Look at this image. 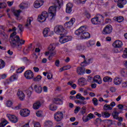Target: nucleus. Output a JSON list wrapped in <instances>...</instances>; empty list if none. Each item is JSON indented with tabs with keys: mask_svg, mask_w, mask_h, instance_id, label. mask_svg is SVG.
Listing matches in <instances>:
<instances>
[{
	"mask_svg": "<svg viewBox=\"0 0 127 127\" xmlns=\"http://www.w3.org/2000/svg\"><path fill=\"white\" fill-rule=\"evenodd\" d=\"M12 31H14L10 35L9 42L11 46L12 47H16L17 48L21 49L22 45L25 43V41L20 39L19 36L16 35V27H14L12 29Z\"/></svg>",
	"mask_w": 127,
	"mask_h": 127,
	"instance_id": "obj_1",
	"label": "nucleus"
},
{
	"mask_svg": "<svg viewBox=\"0 0 127 127\" xmlns=\"http://www.w3.org/2000/svg\"><path fill=\"white\" fill-rule=\"evenodd\" d=\"M87 31V26H82L78 29L75 31L76 35H81V39H86V38H90L91 35L88 32H84Z\"/></svg>",
	"mask_w": 127,
	"mask_h": 127,
	"instance_id": "obj_2",
	"label": "nucleus"
},
{
	"mask_svg": "<svg viewBox=\"0 0 127 127\" xmlns=\"http://www.w3.org/2000/svg\"><path fill=\"white\" fill-rule=\"evenodd\" d=\"M58 7H56L55 5L54 6H51L49 8V18L48 19L50 21H52L54 20L55 18V15H56V8Z\"/></svg>",
	"mask_w": 127,
	"mask_h": 127,
	"instance_id": "obj_3",
	"label": "nucleus"
},
{
	"mask_svg": "<svg viewBox=\"0 0 127 127\" xmlns=\"http://www.w3.org/2000/svg\"><path fill=\"white\" fill-rule=\"evenodd\" d=\"M66 30L64 27L61 25H58L56 26L54 28V32L58 34V35H64V34H66L65 32Z\"/></svg>",
	"mask_w": 127,
	"mask_h": 127,
	"instance_id": "obj_4",
	"label": "nucleus"
},
{
	"mask_svg": "<svg viewBox=\"0 0 127 127\" xmlns=\"http://www.w3.org/2000/svg\"><path fill=\"white\" fill-rule=\"evenodd\" d=\"M55 50V44H51L48 48V50L50 53V55L49 56V60H51L52 59V57L56 55V51H54Z\"/></svg>",
	"mask_w": 127,
	"mask_h": 127,
	"instance_id": "obj_5",
	"label": "nucleus"
},
{
	"mask_svg": "<svg viewBox=\"0 0 127 127\" xmlns=\"http://www.w3.org/2000/svg\"><path fill=\"white\" fill-rule=\"evenodd\" d=\"M49 17L48 13L45 11H43L41 15L38 17V21L40 22H44L46 20V18Z\"/></svg>",
	"mask_w": 127,
	"mask_h": 127,
	"instance_id": "obj_6",
	"label": "nucleus"
},
{
	"mask_svg": "<svg viewBox=\"0 0 127 127\" xmlns=\"http://www.w3.org/2000/svg\"><path fill=\"white\" fill-rule=\"evenodd\" d=\"M63 117V112L61 111L56 112L54 115V119L56 122H60L61 121H62Z\"/></svg>",
	"mask_w": 127,
	"mask_h": 127,
	"instance_id": "obj_7",
	"label": "nucleus"
},
{
	"mask_svg": "<svg viewBox=\"0 0 127 127\" xmlns=\"http://www.w3.org/2000/svg\"><path fill=\"white\" fill-rule=\"evenodd\" d=\"M72 40V37L70 36H65V34L63 35L60 38V42L62 44L66 43L68 41H70Z\"/></svg>",
	"mask_w": 127,
	"mask_h": 127,
	"instance_id": "obj_8",
	"label": "nucleus"
},
{
	"mask_svg": "<svg viewBox=\"0 0 127 127\" xmlns=\"http://www.w3.org/2000/svg\"><path fill=\"white\" fill-rule=\"evenodd\" d=\"M24 76L25 78H26V79H27L28 80H30L31 79H32V78H33L34 75L33 74V72H32V71L29 70L25 72Z\"/></svg>",
	"mask_w": 127,
	"mask_h": 127,
	"instance_id": "obj_9",
	"label": "nucleus"
},
{
	"mask_svg": "<svg viewBox=\"0 0 127 127\" xmlns=\"http://www.w3.org/2000/svg\"><path fill=\"white\" fill-rule=\"evenodd\" d=\"M114 1L117 3V5L120 8H123L125 4H127V0H114Z\"/></svg>",
	"mask_w": 127,
	"mask_h": 127,
	"instance_id": "obj_10",
	"label": "nucleus"
},
{
	"mask_svg": "<svg viewBox=\"0 0 127 127\" xmlns=\"http://www.w3.org/2000/svg\"><path fill=\"white\" fill-rule=\"evenodd\" d=\"M7 118L9 120L11 123H13L14 124H16L17 122H18V119L17 117L14 115H11L10 114H7L6 115Z\"/></svg>",
	"mask_w": 127,
	"mask_h": 127,
	"instance_id": "obj_11",
	"label": "nucleus"
},
{
	"mask_svg": "<svg viewBox=\"0 0 127 127\" xmlns=\"http://www.w3.org/2000/svg\"><path fill=\"white\" fill-rule=\"evenodd\" d=\"M75 19L74 18H72L69 21L66 22L64 24V27L65 28H70L71 26H73L74 23H75Z\"/></svg>",
	"mask_w": 127,
	"mask_h": 127,
	"instance_id": "obj_12",
	"label": "nucleus"
},
{
	"mask_svg": "<svg viewBox=\"0 0 127 127\" xmlns=\"http://www.w3.org/2000/svg\"><path fill=\"white\" fill-rule=\"evenodd\" d=\"M112 46L114 48H122L123 42L120 40H116L113 43Z\"/></svg>",
	"mask_w": 127,
	"mask_h": 127,
	"instance_id": "obj_13",
	"label": "nucleus"
},
{
	"mask_svg": "<svg viewBox=\"0 0 127 127\" xmlns=\"http://www.w3.org/2000/svg\"><path fill=\"white\" fill-rule=\"evenodd\" d=\"M43 3H44L43 0H36L34 3V7H35V8H39L40 6L43 5Z\"/></svg>",
	"mask_w": 127,
	"mask_h": 127,
	"instance_id": "obj_14",
	"label": "nucleus"
},
{
	"mask_svg": "<svg viewBox=\"0 0 127 127\" xmlns=\"http://www.w3.org/2000/svg\"><path fill=\"white\" fill-rule=\"evenodd\" d=\"M30 111L27 109H22L20 111V115L22 117H28L29 116Z\"/></svg>",
	"mask_w": 127,
	"mask_h": 127,
	"instance_id": "obj_15",
	"label": "nucleus"
},
{
	"mask_svg": "<svg viewBox=\"0 0 127 127\" xmlns=\"http://www.w3.org/2000/svg\"><path fill=\"white\" fill-rule=\"evenodd\" d=\"M76 99H78L79 100H82L81 101H80V105H86L87 104V102L85 101H84L86 99L85 97L82 96V95L81 94L78 93L76 96Z\"/></svg>",
	"mask_w": 127,
	"mask_h": 127,
	"instance_id": "obj_16",
	"label": "nucleus"
},
{
	"mask_svg": "<svg viewBox=\"0 0 127 127\" xmlns=\"http://www.w3.org/2000/svg\"><path fill=\"white\" fill-rule=\"evenodd\" d=\"M112 32V27L108 25L103 29V34H110Z\"/></svg>",
	"mask_w": 127,
	"mask_h": 127,
	"instance_id": "obj_17",
	"label": "nucleus"
},
{
	"mask_svg": "<svg viewBox=\"0 0 127 127\" xmlns=\"http://www.w3.org/2000/svg\"><path fill=\"white\" fill-rule=\"evenodd\" d=\"M78 85H79L80 87H83V86H85V85L87 84L86 79L83 77H81L79 78L78 80Z\"/></svg>",
	"mask_w": 127,
	"mask_h": 127,
	"instance_id": "obj_18",
	"label": "nucleus"
},
{
	"mask_svg": "<svg viewBox=\"0 0 127 127\" xmlns=\"http://www.w3.org/2000/svg\"><path fill=\"white\" fill-rule=\"evenodd\" d=\"M72 7H73V4L71 3H68L66 4V7L65 11L66 13H71L72 12Z\"/></svg>",
	"mask_w": 127,
	"mask_h": 127,
	"instance_id": "obj_19",
	"label": "nucleus"
},
{
	"mask_svg": "<svg viewBox=\"0 0 127 127\" xmlns=\"http://www.w3.org/2000/svg\"><path fill=\"white\" fill-rule=\"evenodd\" d=\"M94 82L97 83V84H102V78H101V76L100 75H96L93 78Z\"/></svg>",
	"mask_w": 127,
	"mask_h": 127,
	"instance_id": "obj_20",
	"label": "nucleus"
},
{
	"mask_svg": "<svg viewBox=\"0 0 127 127\" xmlns=\"http://www.w3.org/2000/svg\"><path fill=\"white\" fill-rule=\"evenodd\" d=\"M17 95L20 101H23V100H24L25 96L24 95V93H23L22 91H18L17 93Z\"/></svg>",
	"mask_w": 127,
	"mask_h": 127,
	"instance_id": "obj_21",
	"label": "nucleus"
},
{
	"mask_svg": "<svg viewBox=\"0 0 127 127\" xmlns=\"http://www.w3.org/2000/svg\"><path fill=\"white\" fill-rule=\"evenodd\" d=\"M76 72L78 75H84L85 74V69L82 67H78L76 69Z\"/></svg>",
	"mask_w": 127,
	"mask_h": 127,
	"instance_id": "obj_22",
	"label": "nucleus"
},
{
	"mask_svg": "<svg viewBox=\"0 0 127 127\" xmlns=\"http://www.w3.org/2000/svg\"><path fill=\"white\" fill-rule=\"evenodd\" d=\"M41 107V103L40 101H36L33 105V109L34 110H38Z\"/></svg>",
	"mask_w": 127,
	"mask_h": 127,
	"instance_id": "obj_23",
	"label": "nucleus"
},
{
	"mask_svg": "<svg viewBox=\"0 0 127 127\" xmlns=\"http://www.w3.org/2000/svg\"><path fill=\"white\" fill-rule=\"evenodd\" d=\"M34 89L35 90V92L38 94H40V93L42 92V87H41L40 85L35 84L34 86Z\"/></svg>",
	"mask_w": 127,
	"mask_h": 127,
	"instance_id": "obj_24",
	"label": "nucleus"
},
{
	"mask_svg": "<svg viewBox=\"0 0 127 127\" xmlns=\"http://www.w3.org/2000/svg\"><path fill=\"white\" fill-rule=\"evenodd\" d=\"M55 5L56 7H59L60 9L62 5H63V0H56L55 2Z\"/></svg>",
	"mask_w": 127,
	"mask_h": 127,
	"instance_id": "obj_25",
	"label": "nucleus"
},
{
	"mask_svg": "<svg viewBox=\"0 0 127 127\" xmlns=\"http://www.w3.org/2000/svg\"><path fill=\"white\" fill-rule=\"evenodd\" d=\"M123 82V79L120 77H116L114 80L115 85H120Z\"/></svg>",
	"mask_w": 127,
	"mask_h": 127,
	"instance_id": "obj_26",
	"label": "nucleus"
},
{
	"mask_svg": "<svg viewBox=\"0 0 127 127\" xmlns=\"http://www.w3.org/2000/svg\"><path fill=\"white\" fill-rule=\"evenodd\" d=\"M54 125L53 122L50 120H47L44 123L45 127H52Z\"/></svg>",
	"mask_w": 127,
	"mask_h": 127,
	"instance_id": "obj_27",
	"label": "nucleus"
},
{
	"mask_svg": "<svg viewBox=\"0 0 127 127\" xmlns=\"http://www.w3.org/2000/svg\"><path fill=\"white\" fill-rule=\"evenodd\" d=\"M91 22L92 24H100L101 21L99 20V17H95L91 19Z\"/></svg>",
	"mask_w": 127,
	"mask_h": 127,
	"instance_id": "obj_28",
	"label": "nucleus"
},
{
	"mask_svg": "<svg viewBox=\"0 0 127 127\" xmlns=\"http://www.w3.org/2000/svg\"><path fill=\"white\" fill-rule=\"evenodd\" d=\"M50 32V29L48 28H46L43 31V34L44 37H47L49 35V33Z\"/></svg>",
	"mask_w": 127,
	"mask_h": 127,
	"instance_id": "obj_29",
	"label": "nucleus"
},
{
	"mask_svg": "<svg viewBox=\"0 0 127 127\" xmlns=\"http://www.w3.org/2000/svg\"><path fill=\"white\" fill-rule=\"evenodd\" d=\"M33 20V18H32V17H30L28 18L25 26H26V27H28L30 26V25H31V21H32Z\"/></svg>",
	"mask_w": 127,
	"mask_h": 127,
	"instance_id": "obj_30",
	"label": "nucleus"
},
{
	"mask_svg": "<svg viewBox=\"0 0 127 127\" xmlns=\"http://www.w3.org/2000/svg\"><path fill=\"white\" fill-rule=\"evenodd\" d=\"M96 44V42L94 40H89L86 43L87 47H92Z\"/></svg>",
	"mask_w": 127,
	"mask_h": 127,
	"instance_id": "obj_31",
	"label": "nucleus"
},
{
	"mask_svg": "<svg viewBox=\"0 0 127 127\" xmlns=\"http://www.w3.org/2000/svg\"><path fill=\"white\" fill-rule=\"evenodd\" d=\"M77 50H78L79 51H80V52H83L84 50H85V48H86V47L85 46L79 44L77 46Z\"/></svg>",
	"mask_w": 127,
	"mask_h": 127,
	"instance_id": "obj_32",
	"label": "nucleus"
},
{
	"mask_svg": "<svg viewBox=\"0 0 127 127\" xmlns=\"http://www.w3.org/2000/svg\"><path fill=\"white\" fill-rule=\"evenodd\" d=\"M18 76L16 74H14L12 75L9 78V81L8 83H10V82H13V81H15V80L17 79Z\"/></svg>",
	"mask_w": 127,
	"mask_h": 127,
	"instance_id": "obj_33",
	"label": "nucleus"
},
{
	"mask_svg": "<svg viewBox=\"0 0 127 127\" xmlns=\"http://www.w3.org/2000/svg\"><path fill=\"white\" fill-rule=\"evenodd\" d=\"M124 17L119 16V17H115L114 18V20H116V21H118V22H123L124 21Z\"/></svg>",
	"mask_w": 127,
	"mask_h": 127,
	"instance_id": "obj_34",
	"label": "nucleus"
},
{
	"mask_svg": "<svg viewBox=\"0 0 127 127\" xmlns=\"http://www.w3.org/2000/svg\"><path fill=\"white\" fill-rule=\"evenodd\" d=\"M20 12H21V11L20 10H15L13 12L14 15L16 16L17 19H19V15H20Z\"/></svg>",
	"mask_w": 127,
	"mask_h": 127,
	"instance_id": "obj_35",
	"label": "nucleus"
},
{
	"mask_svg": "<svg viewBox=\"0 0 127 127\" xmlns=\"http://www.w3.org/2000/svg\"><path fill=\"white\" fill-rule=\"evenodd\" d=\"M111 106H112V103H110V105L105 104L103 106V110L104 111H109V110H112V108H111Z\"/></svg>",
	"mask_w": 127,
	"mask_h": 127,
	"instance_id": "obj_36",
	"label": "nucleus"
},
{
	"mask_svg": "<svg viewBox=\"0 0 127 127\" xmlns=\"http://www.w3.org/2000/svg\"><path fill=\"white\" fill-rule=\"evenodd\" d=\"M62 102V100L58 98H54L53 100L54 104H56L57 105H59Z\"/></svg>",
	"mask_w": 127,
	"mask_h": 127,
	"instance_id": "obj_37",
	"label": "nucleus"
},
{
	"mask_svg": "<svg viewBox=\"0 0 127 127\" xmlns=\"http://www.w3.org/2000/svg\"><path fill=\"white\" fill-rule=\"evenodd\" d=\"M101 115L103 118H105L106 119H108V118H109L111 116V114L107 112H102Z\"/></svg>",
	"mask_w": 127,
	"mask_h": 127,
	"instance_id": "obj_38",
	"label": "nucleus"
},
{
	"mask_svg": "<svg viewBox=\"0 0 127 127\" xmlns=\"http://www.w3.org/2000/svg\"><path fill=\"white\" fill-rule=\"evenodd\" d=\"M119 112L116 111H114L112 114L114 119H115V120H118V119H119Z\"/></svg>",
	"mask_w": 127,
	"mask_h": 127,
	"instance_id": "obj_39",
	"label": "nucleus"
},
{
	"mask_svg": "<svg viewBox=\"0 0 127 127\" xmlns=\"http://www.w3.org/2000/svg\"><path fill=\"white\" fill-rule=\"evenodd\" d=\"M5 66V63L2 60L0 59V69H2V68H4Z\"/></svg>",
	"mask_w": 127,
	"mask_h": 127,
	"instance_id": "obj_40",
	"label": "nucleus"
},
{
	"mask_svg": "<svg viewBox=\"0 0 127 127\" xmlns=\"http://www.w3.org/2000/svg\"><path fill=\"white\" fill-rule=\"evenodd\" d=\"M121 75L123 76V77H125V76H127V69H122L121 70Z\"/></svg>",
	"mask_w": 127,
	"mask_h": 127,
	"instance_id": "obj_41",
	"label": "nucleus"
},
{
	"mask_svg": "<svg viewBox=\"0 0 127 127\" xmlns=\"http://www.w3.org/2000/svg\"><path fill=\"white\" fill-rule=\"evenodd\" d=\"M42 78V77L41 76V75H38L36 77H34L33 78V80L34 81H35V82H38L41 80Z\"/></svg>",
	"mask_w": 127,
	"mask_h": 127,
	"instance_id": "obj_42",
	"label": "nucleus"
},
{
	"mask_svg": "<svg viewBox=\"0 0 127 127\" xmlns=\"http://www.w3.org/2000/svg\"><path fill=\"white\" fill-rule=\"evenodd\" d=\"M67 85H69L70 86H71V87H72L73 89H76V88L77 87V85L76 84H74L73 83V82L72 81H69L67 83Z\"/></svg>",
	"mask_w": 127,
	"mask_h": 127,
	"instance_id": "obj_43",
	"label": "nucleus"
},
{
	"mask_svg": "<svg viewBox=\"0 0 127 127\" xmlns=\"http://www.w3.org/2000/svg\"><path fill=\"white\" fill-rule=\"evenodd\" d=\"M24 69H25V67L22 66L21 67L17 69L16 72L18 73H22V72H23V70H24Z\"/></svg>",
	"mask_w": 127,
	"mask_h": 127,
	"instance_id": "obj_44",
	"label": "nucleus"
},
{
	"mask_svg": "<svg viewBox=\"0 0 127 127\" xmlns=\"http://www.w3.org/2000/svg\"><path fill=\"white\" fill-rule=\"evenodd\" d=\"M112 78L109 76H105L103 78V81L105 82V83H106V82H110V80H111Z\"/></svg>",
	"mask_w": 127,
	"mask_h": 127,
	"instance_id": "obj_45",
	"label": "nucleus"
},
{
	"mask_svg": "<svg viewBox=\"0 0 127 127\" xmlns=\"http://www.w3.org/2000/svg\"><path fill=\"white\" fill-rule=\"evenodd\" d=\"M92 102L94 106H98V105H99V103L98 102V99H97V98H94L92 99Z\"/></svg>",
	"mask_w": 127,
	"mask_h": 127,
	"instance_id": "obj_46",
	"label": "nucleus"
},
{
	"mask_svg": "<svg viewBox=\"0 0 127 127\" xmlns=\"http://www.w3.org/2000/svg\"><path fill=\"white\" fill-rule=\"evenodd\" d=\"M6 125H7V121L6 120H4L0 124V127H4Z\"/></svg>",
	"mask_w": 127,
	"mask_h": 127,
	"instance_id": "obj_47",
	"label": "nucleus"
},
{
	"mask_svg": "<svg viewBox=\"0 0 127 127\" xmlns=\"http://www.w3.org/2000/svg\"><path fill=\"white\" fill-rule=\"evenodd\" d=\"M7 5L5 2H0V8H5L6 7Z\"/></svg>",
	"mask_w": 127,
	"mask_h": 127,
	"instance_id": "obj_48",
	"label": "nucleus"
},
{
	"mask_svg": "<svg viewBox=\"0 0 127 127\" xmlns=\"http://www.w3.org/2000/svg\"><path fill=\"white\" fill-rule=\"evenodd\" d=\"M86 110H87V108H86V107H83L81 108V110L80 111V113L81 114V115H84V114L86 113Z\"/></svg>",
	"mask_w": 127,
	"mask_h": 127,
	"instance_id": "obj_49",
	"label": "nucleus"
},
{
	"mask_svg": "<svg viewBox=\"0 0 127 127\" xmlns=\"http://www.w3.org/2000/svg\"><path fill=\"white\" fill-rule=\"evenodd\" d=\"M50 110L51 111H56L57 110V107L52 104L50 106Z\"/></svg>",
	"mask_w": 127,
	"mask_h": 127,
	"instance_id": "obj_50",
	"label": "nucleus"
},
{
	"mask_svg": "<svg viewBox=\"0 0 127 127\" xmlns=\"http://www.w3.org/2000/svg\"><path fill=\"white\" fill-rule=\"evenodd\" d=\"M6 106L9 108H10V107L12 106V102L10 101V100L7 101L6 103Z\"/></svg>",
	"mask_w": 127,
	"mask_h": 127,
	"instance_id": "obj_51",
	"label": "nucleus"
},
{
	"mask_svg": "<svg viewBox=\"0 0 127 127\" xmlns=\"http://www.w3.org/2000/svg\"><path fill=\"white\" fill-rule=\"evenodd\" d=\"M82 120L84 123H87V122H88V121H90V119L88 118V116L86 117H85V116H83Z\"/></svg>",
	"mask_w": 127,
	"mask_h": 127,
	"instance_id": "obj_52",
	"label": "nucleus"
},
{
	"mask_svg": "<svg viewBox=\"0 0 127 127\" xmlns=\"http://www.w3.org/2000/svg\"><path fill=\"white\" fill-rule=\"evenodd\" d=\"M18 28H19V30L20 31V34L21 35L22 34L21 33V32H22V31H23V30H24V28H23V26H22V25L19 24L18 25Z\"/></svg>",
	"mask_w": 127,
	"mask_h": 127,
	"instance_id": "obj_53",
	"label": "nucleus"
},
{
	"mask_svg": "<svg viewBox=\"0 0 127 127\" xmlns=\"http://www.w3.org/2000/svg\"><path fill=\"white\" fill-rule=\"evenodd\" d=\"M122 57L123 58H127V49L124 51V54L122 55Z\"/></svg>",
	"mask_w": 127,
	"mask_h": 127,
	"instance_id": "obj_54",
	"label": "nucleus"
},
{
	"mask_svg": "<svg viewBox=\"0 0 127 127\" xmlns=\"http://www.w3.org/2000/svg\"><path fill=\"white\" fill-rule=\"evenodd\" d=\"M42 114H43V112L42 111H38L36 113V115L37 117H42Z\"/></svg>",
	"mask_w": 127,
	"mask_h": 127,
	"instance_id": "obj_55",
	"label": "nucleus"
},
{
	"mask_svg": "<svg viewBox=\"0 0 127 127\" xmlns=\"http://www.w3.org/2000/svg\"><path fill=\"white\" fill-rule=\"evenodd\" d=\"M26 93L27 94V96L28 98H30V96H31V91L28 90L26 91Z\"/></svg>",
	"mask_w": 127,
	"mask_h": 127,
	"instance_id": "obj_56",
	"label": "nucleus"
},
{
	"mask_svg": "<svg viewBox=\"0 0 127 127\" xmlns=\"http://www.w3.org/2000/svg\"><path fill=\"white\" fill-rule=\"evenodd\" d=\"M81 109V107H76L75 109L74 110V113L77 114L79 112V111Z\"/></svg>",
	"mask_w": 127,
	"mask_h": 127,
	"instance_id": "obj_57",
	"label": "nucleus"
},
{
	"mask_svg": "<svg viewBox=\"0 0 127 127\" xmlns=\"http://www.w3.org/2000/svg\"><path fill=\"white\" fill-rule=\"evenodd\" d=\"M80 56L82 57V58H83V59H84L83 62L81 63V65H82V64H84V63H86V57L85 56V55H81Z\"/></svg>",
	"mask_w": 127,
	"mask_h": 127,
	"instance_id": "obj_58",
	"label": "nucleus"
},
{
	"mask_svg": "<svg viewBox=\"0 0 127 127\" xmlns=\"http://www.w3.org/2000/svg\"><path fill=\"white\" fill-rule=\"evenodd\" d=\"M86 63H83L84 64H90V63H92V59H88L87 61H86Z\"/></svg>",
	"mask_w": 127,
	"mask_h": 127,
	"instance_id": "obj_59",
	"label": "nucleus"
},
{
	"mask_svg": "<svg viewBox=\"0 0 127 127\" xmlns=\"http://www.w3.org/2000/svg\"><path fill=\"white\" fill-rule=\"evenodd\" d=\"M55 64L56 66H57V67H59L60 65V61L59 60H57L55 63Z\"/></svg>",
	"mask_w": 127,
	"mask_h": 127,
	"instance_id": "obj_60",
	"label": "nucleus"
},
{
	"mask_svg": "<svg viewBox=\"0 0 127 127\" xmlns=\"http://www.w3.org/2000/svg\"><path fill=\"white\" fill-rule=\"evenodd\" d=\"M87 117L89 118V120H91V119H93V118H94V115L92 114V113H90L87 116Z\"/></svg>",
	"mask_w": 127,
	"mask_h": 127,
	"instance_id": "obj_61",
	"label": "nucleus"
},
{
	"mask_svg": "<svg viewBox=\"0 0 127 127\" xmlns=\"http://www.w3.org/2000/svg\"><path fill=\"white\" fill-rule=\"evenodd\" d=\"M13 2H14L13 1H8L7 2V3L8 6H11V5H12V4H13Z\"/></svg>",
	"mask_w": 127,
	"mask_h": 127,
	"instance_id": "obj_62",
	"label": "nucleus"
},
{
	"mask_svg": "<svg viewBox=\"0 0 127 127\" xmlns=\"http://www.w3.org/2000/svg\"><path fill=\"white\" fill-rule=\"evenodd\" d=\"M34 127H41L40 124L39 123H36L34 125Z\"/></svg>",
	"mask_w": 127,
	"mask_h": 127,
	"instance_id": "obj_63",
	"label": "nucleus"
},
{
	"mask_svg": "<svg viewBox=\"0 0 127 127\" xmlns=\"http://www.w3.org/2000/svg\"><path fill=\"white\" fill-rule=\"evenodd\" d=\"M122 87L125 88L127 87V82H124L122 83Z\"/></svg>",
	"mask_w": 127,
	"mask_h": 127,
	"instance_id": "obj_64",
	"label": "nucleus"
}]
</instances>
